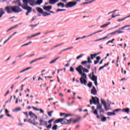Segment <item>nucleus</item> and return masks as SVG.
Instances as JSON below:
<instances>
[{
  "instance_id": "nucleus-35",
  "label": "nucleus",
  "mask_w": 130,
  "mask_h": 130,
  "mask_svg": "<svg viewBox=\"0 0 130 130\" xmlns=\"http://www.w3.org/2000/svg\"><path fill=\"white\" fill-rule=\"evenodd\" d=\"M92 35H93V34H91L90 35H88V36H83V37H80V38L81 39H84V38H86L87 37H90V36H92Z\"/></svg>"
},
{
  "instance_id": "nucleus-33",
  "label": "nucleus",
  "mask_w": 130,
  "mask_h": 130,
  "mask_svg": "<svg viewBox=\"0 0 130 130\" xmlns=\"http://www.w3.org/2000/svg\"><path fill=\"white\" fill-rule=\"evenodd\" d=\"M80 119H81V117H79L77 118V119H75V120L73 121V123H76V122H78V121H79V120H80Z\"/></svg>"
},
{
  "instance_id": "nucleus-31",
  "label": "nucleus",
  "mask_w": 130,
  "mask_h": 130,
  "mask_svg": "<svg viewBox=\"0 0 130 130\" xmlns=\"http://www.w3.org/2000/svg\"><path fill=\"white\" fill-rule=\"evenodd\" d=\"M43 3V0H38V2L35 3V5H39V6H40L41 4H42Z\"/></svg>"
},
{
  "instance_id": "nucleus-49",
  "label": "nucleus",
  "mask_w": 130,
  "mask_h": 130,
  "mask_svg": "<svg viewBox=\"0 0 130 130\" xmlns=\"http://www.w3.org/2000/svg\"><path fill=\"white\" fill-rule=\"evenodd\" d=\"M73 49H74V47L71 46V47H70L69 48L65 49V50L67 51V50H70Z\"/></svg>"
},
{
  "instance_id": "nucleus-25",
  "label": "nucleus",
  "mask_w": 130,
  "mask_h": 130,
  "mask_svg": "<svg viewBox=\"0 0 130 130\" xmlns=\"http://www.w3.org/2000/svg\"><path fill=\"white\" fill-rule=\"evenodd\" d=\"M28 114L31 118H33L35 115V114L32 111L29 112Z\"/></svg>"
},
{
  "instance_id": "nucleus-21",
  "label": "nucleus",
  "mask_w": 130,
  "mask_h": 130,
  "mask_svg": "<svg viewBox=\"0 0 130 130\" xmlns=\"http://www.w3.org/2000/svg\"><path fill=\"white\" fill-rule=\"evenodd\" d=\"M57 2H58V0H49V4H50V5H54V4L57 3Z\"/></svg>"
},
{
  "instance_id": "nucleus-58",
  "label": "nucleus",
  "mask_w": 130,
  "mask_h": 130,
  "mask_svg": "<svg viewBox=\"0 0 130 130\" xmlns=\"http://www.w3.org/2000/svg\"><path fill=\"white\" fill-rule=\"evenodd\" d=\"M84 66L85 67V68H87L88 70H90V69H91V64L88 66L84 65Z\"/></svg>"
},
{
  "instance_id": "nucleus-43",
  "label": "nucleus",
  "mask_w": 130,
  "mask_h": 130,
  "mask_svg": "<svg viewBox=\"0 0 130 130\" xmlns=\"http://www.w3.org/2000/svg\"><path fill=\"white\" fill-rule=\"evenodd\" d=\"M51 126H52V124H50L48 125H47V126H46V127L48 129H49V128H51Z\"/></svg>"
},
{
  "instance_id": "nucleus-4",
  "label": "nucleus",
  "mask_w": 130,
  "mask_h": 130,
  "mask_svg": "<svg viewBox=\"0 0 130 130\" xmlns=\"http://www.w3.org/2000/svg\"><path fill=\"white\" fill-rule=\"evenodd\" d=\"M78 73L79 75H81V77L80 78V82L82 85L86 86L87 85V74L83 73V72L80 71V70H77Z\"/></svg>"
},
{
  "instance_id": "nucleus-23",
  "label": "nucleus",
  "mask_w": 130,
  "mask_h": 130,
  "mask_svg": "<svg viewBox=\"0 0 130 130\" xmlns=\"http://www.w3.org/2000/svg\"><path fill=\"white\" fill-rule=\"evenodd\" d=\"M21 108L20 107L16 108L14 110H13V112H18V111H21Z\"/></svg>"
},
{
  "instance_id": "nucleus-44",
  "label": "nucleus",
  "mask_w": 130,
  "mask_h": 130,
  "mask_svg": "<svg viewBox=\"0 0 130 130\" xmlns=\"http://www.w3.org/2000/svg\"><path fill=\"white\" fill-rule=\"evenodd\" d=\"M113 111L114 113H115V112H118V111H122V109H117L114 110Z\"/></svg>"
},
{
  "instance_id": "nucleus-61",
  "label": "nucleus",
  "mask_w": 130,
  "mask_h": 130,
  "mask_svg": "<svg viewBox=\"0 0 130 130\" xmlns=\"http://www.w3.org/2000/svg\"><path fill=\"white\" fill-rule=\"evenodd\" d=\"M96 60H98V61H99V60H100V59H101V57L99 56H98L96 57Z\"/></svg>"
},
{
  "instance_id": "nucleus-2",
  "label": "nucleus",
  "mask_w": 130,
  "mask_h": 130,
  "mask_svg": "<svg viewBox=\"0 0 130 130\" xmlns=\"http://www.w3.org/2000/svg\"><path fill=\"white\" fill-rule=\"evenodd\" d=\"M90 104L97 105L96 109L99 110L102 108V105L100 104V100L97 96H91V99L89 100Z\"/></svg>"
},
{
  "instance_id": "nucleus-50",
  "label": "nucleus",
  "mask_w": 130,
  "mask_h": 130,
  "mask_svg": "<svg viewBox=\"0 0 130 130\" xmlns=\"http://www.w3.org/2000/svg\"><path fill=\"white\" fill-rule=\"evenodd\" d=\"M70 72H71L72 73H74V72H75V70H74V68H73L72 67H70Z\"/></svg>"
},
{
  "instance_id": "nucleus-14",
  "label": "nucleus",
  "mask_w": 130,
  "mask_h": 130,
  "mask_svg": "<svg viewBox=\"0 0 130 130\" xmlns=\"http://www.w3.org/2000/svg\"><path fill=\"white\" fill-rule=\"evenodd\" d=\"M44 58H46V57H40V58L35 59L34 60L31 61L29 63V64H31V63H33V62H35V61H37V60H40L41 59H44Z\"/></svg>"
},
{
  "instance_id": "nucleus-13",
  "label": "nucleus",
  "mask_w": 130,
  "mask_h": 130,
  "mask_svg": "<svg viewBox=\"0 0 130 130\" xmlns=\"http://www.w3.org/2000/svg\"><path fill=\"white\" fill-rule=\"evenodd\" d=\"M9 112H10L8 110H7V109H5V114L8 116V117H11V118H12V119H14V117L13 116H12V115L9 114Z\"/></svg>"
},
{
  "instance_id": "nucleus-9",
  "label": "nucleus",
  "mask_w": 130,
  "mask_h": 130,
  "mask_svg": "<svg viewBox=\"0 0 130 130\" xmlns=\"http://www.w3.org/2000/svg\"><path fill=\"white\" fill-rule=\"evenodd\" d=\"M39 122H40V124H39L40 126L45 125V126H47V121H45L43 119H41L39 120Z\"/></svg>"
},
{
  "instance_id": "nucleus-6",
  "label": "nucleus",
  "mask_w": 130,
  "mask_h": 130,
  "mask_svg": "<svg viewBox=\"0 0 130 130\" xmlns=\"http://www.w3.org/2000/svg\"><path fill=\"white\" fill-rule=\"evenodd\" d=\"M101 101L102 102V104L104 106L106 111L111 110V108L110 107V105H111V102H110V101L107 100V103H106V102L104 100H101Z\"/></svg>"
},
{
  "instance_id": "nucleus-47",
  "label": "nucleus",
  "mask_w": 130,
  "mask_h": 130,
  "mask_svg": "<svg viewBox=\"0 0 130 130\" xmlns=\"http://www.w3.org/2000/svg\"><path fill=\"white\" fill-rule=\"evenodd\" d=\"M63 11H67V10H66V9H58L56 10V12L58 13V12H62Z\"/></svg>"
},
{
  "instance_id": "nucleus-37",
  "label": "nucleus",
  "mask_w": 130,
  "mask_h": 130,
  "mask_svg": "<svg viewBox=\"0 0 130 130\" xmlns=\"http://www.w3.org/2000/svg\"><path fill=\"white\" fill-rule=\"evenodd\" d=\"M96 55L95 54H90V58L91 59H94V58H95V57H96Z\"/></svg>"
},
{
  "instance_id": "nucleus-42",
  "label": "nucleus",
  "mask_w": 130,
  "mask_h": 130,
  "mask_svg": "<svg viewBox=\"0 0 130 130\" xmlns=\"http://www.w3.org/2000/svg\"><path fill=\"white\" fill-rule=\"evenodd\" d=\"M62 44H64V43H62L59 44L58 45H56L55 46H54L53 47H54V48H55L56 47H58V46H60V45H62Z\"/></svg>"
},
{
  "instance_id": "nucleus-28",
  "label": "nucleus",
  "mask_w": 130,
  "mask_h": 130,
  "mask_svg": "<svg viewBox=\"0 0 130 130\" xmlns=\"http://www.w3.org/2000/svg\"><path fill=\"white\" fill-rule=\"evenodd\" d=\"M42 14H43V16H44V17H47V16H50V15H51L50 13H48L46 12H43Z\"/></svg>"
},
{
  "instance_id": "nucleus-29",
  "label": "nucleus",
  "mask_w": 130,
  "mask_h": 130,
  "mask_svg": "<svg viewBox=\"0 0 130 130\" xmlns=\"http://www.w3.org/2000/svg\"><path fill=\"white\" fill-rule=\"evenodd\" d=\"M101 121H103V122L106 121L107 120V117L105 116L101 117Z\"/></svg>"
},
{
  "instance_id": "nucleus-48",
  "label": "nucleus",
  "mask_w": 130,
  "mask_h": 130,
  "mask_svg": "<svg viewBox=\"0 0 130 130\" xmlns=\"http://www.w3.org/2000/svg\"><path fill=\"white\" fill-rule=\"evenodd\" d=\"M56 61V59H54V60H52V61L49 62L50 64H52V63H55V62Z\"/></svg>"
},
{
  "instance_id": "nucleus-27",
  "label": "nucleus",
  "mask_w": 130,
  "mask_h": 130,
  "mask_svg": "<svg viewBox=\"0 0 130 130\" xmlns=\"http://www.w3.org/2000/svg\"><path fill=\"white\" fill-rule=\"evenodd\" d=\"M111 24V22H108V23H107L106 24H104L103 25H101L100 26V28H105V27H107V26H108L109 25H110Z\"/></svg>"
},
{
  "instance_id": "nucleus-40",
  "label": "nucleus",
  "mask_w": 130,
  "mask_h": 130,
  "mask_svg": "<svg viewBox=\"0 0 130 130\" xmlns=\"http://www.w3.org/2000/svg\"><path fill=\"white\" fill-rule=\"evenodd\" d=\"M38 24L39 23H38L37 24H35V25H33V24H30L29 25V27H31V28H32V29H33V28H35V27H36L38 25Z\"/></svg>"
},
{
  "instance_id": "nucleus-18",
  "label": "nucleus",
  "mask_w": 130,
  "mask_h": 130,
  "mask_svg": "<svg viewBox=\"0 0 130 130\" xmlns=\"http://www.w3.org/2000/svg\"><path fill=\"white\" fill-rule=\"evenodd\" d=\"M6 14V12L4 10L3 8H0V19L3 17V15H5Z\"/></svg>"
},
{
  "instance_id": "nucleus-60",
  "label": "nucleus",
  "mask_w": 130,
  "mask_h": 130,
  "mask_svg": "<svg viewBox=\"0 0 130 130\" xmlns=\"http://www.w3.org/2000/svg\"><path fill=\"white\" fill-rule=\"evenodd\" d=\"M89 78L90 80H91V81H92V79H94V77L92 76V75L91 74L89 75Z\"/></svg>"
},
{
  "instance_id": "nucleus-52",
  "label": "nucleus",
  "mask_w": 130,
  "mask_h": 130,
  "mask_svg": "<svg viewBox=\"0 0 130 130\" xmlns=\"http://www.w3.org/2000/svg\"><path fill=\"white\" fill-rule=\"evenodd\" d=\"M101 40H104L105 39H109V38H108V36L104 37V38H101Z\"/></svg>"
},
{
  "instance_id": "nucleus-19",
  "label": "nucleus",
  "mask_w": 130,
  "mask_h": 130,
  "mask_svg": "<svg viewBox=\"0 0 130 130\" xmlns=\"http://www.w3.org/2000/svg\"><path fill=\"white\" fill-rule=\"evenodd\" d=\"M36 10L38 13H40V14H43V10L40 8V7H37Z\"/></svg>"
},
{
  "instance_id": "nucleus-53",
  "label": "nucleus",
  "mask_w": 130,
  "mask_h": 130,
  "mask_svg": "<svg viewBox=\"0 0 130 130\" xmlns=\"http://www.w3.org/2000/svg\"><path fill=\"white\" fill-rule=\"evenodd\" d=\"M74 101H72L71 103H68L67 104L68 106H71V105H73V104H74Z\"/></svg>"
},
{
  "instance_id": "nucleus-15",
  "label": "nucleus",
  "mask_w": 130,
  "mask_h": 130,
  "mask_svg": "<svg viewBox=\"0 0 130 130\" xmlns=\"http://www.w3.org/2000/svg\"><path fill=\"white\" fill-rule=\"evenodd\" d=\"M28 122H29V123L33 124V125H37L39 124V123L38 122H33V120H32V119H28Z\"/></svg>"
},
{
  "instance_id": "nucleus-63",
  "label": "nucleus",
  "mask_w": 130,
  "mask_h": 130,
  "mask_svg": "<svg viewBox=\"0 0 130 130\" xmlns=\"http://www.w3.org/2000/svg\"><path fill=\"white\" fill-rule=\"evenodd\" d=\"M118 16H120V15H119V14L116 15H112V18H115L116 17H118Z\"/></svg>"
},
{
  "instance_id": "nucleus-10",
  "label": "nucleus",
  "mask_w": 130,
  "mask_h": 130,
  "mask_svg": "<svg viewBox=\"0 0 130 130\" xmlns=\"http://www.w3.org/2000/svg\"><path fill=\"white\" fill-rule=\"evenodd\" d=\"M24 0H23L24 6L21 5V7L22 8V9H23V10H27V8H29V6H28V4H29V2H24Z\"/></svg>"
},
{
  "instance_id": "nucleus-5",
  "label": "nucleus",
  "mask_w": 130,
  "mask_h": 130,
  "mask_svg": "<svg viewBox=\"0 0 130 130\" xmlns=\"http://www.w3.org/2000/svg\"><path fill=\"white\" fill-rule=\"evenodd\" d=\"M60 122L61 124H70L71 122H72V120H68L66 119V118H61L59 119H57L54 121V124L56 123H59Z\"/></svg>"
},
{
  "instance_id": "nucleus-30",
  "label": "nucleus",
  "mask_w": 130,
  "mask_h": 130,
  "mask_svg": "<svg viewBox=\"0 0 130 130\" xmlns=\"http://www.w3.org/2000/svg\"><path fill=\"white\" fill-rule=\"evenodd\" d=\"M114 34H115V31L108 34L107 36H108V38H110V37H111V36H113Z\"/></svg>"
},
{
  "instance_id": "nucleus-59",
  "label": "nucleus",
  "mask_w": 130,
  "mask_h": 130,
  "mask_svg": "<svg viewBox=\"0 0 130 130\" xmlns=\"http://www.w3.org/2000/svg\"><path fill=\"white\" fill-rule=\"evenodd\" d=\"M54 120V118H52L50 120L48 121V123L51 124V122Z\"/></svg>"
},
{
  "instance_id": "nucleus-17",
  "label": "nucleus",
  "mask_w": 130,
  "mask_h": 130,
  "mask_svg": "<svg viewBox=\"0 0 130 130\" xmlns=\"http://www.w3.org/2000/svg\"><path fill=\"white\" fill-rule=\"evenodd\" d=\"M32 108L34 109V110H36L37 111H40V113H44V111L41 109H37V108H35V107L33 106H32Z\"/></svg>"
},
{
  "instance_id": "nucleus-1",
  "label": "nucleus",
  "mask_w": 130,
  "mask_h": 130,
  "mask_svg": "<svg viewBox=\"0 0 130 130\" xmlns=\"http://www.w3.org/2000/svg\"><path fill=\"white\" fill-rule=\"evenodd\" d=\"M4 10L7 14H13V13H18L23 11V10L20 8L18 6H8L5 7Z\"/></svg>"
},
{
  "instance_id": "nucleus-55",
  "label": "nucleus",
  "mask_w": 130,
  "mask_h": 130,
  "mask_svg": "<svg viewBox=\"0 0 130 130\" xmlns=\"http://www.w3.org/2000/svg\"><path fill=\"white\" fill-rule=\"evenodd\" d=\"M87 86L89 88H91L92 87V82H89V84H87Z\"/></svg>"
},
{
  "instance_id": "nucleus-20",
  "label": "nucleus",
  "mask_w": 130,
  "mask_h": 130,
  "mask_svg": "<svg viewBox=\"0 0 130 130\" xmlns=\"http://www.w3.org/2000/svg\"><path fill=\"white\" fill-rule=\"evenodd\" d=\"M13 3L14 4H17L19 7H21L22 6V3H21V1L20 0H16V1H14Z\"/></svg>"
},
{
  "instance_id": "nucleus-41",
  "label": "nucleus",
  "mask_w": 130,
  "mask_h": 130,
  "mask_svg": "<svg viewBox=\"0 0 130 130\" xmlns=\"http://www.w3.org/2000/svg\"><path fill=\"white\" fill-rule=\"evenodd\" d=\"M83 56H84V54H81L76 57V59H80V58H81V57H83Z\"/></svg>"
},
{
  "instance_id": "nucleus-22",
  "label": "nucleus",
  "mask_w": 130,
  "mask_h": 130,
  "mask_svg": "<svg viewBox=\"0 0 130 130\" xmlns=\"http://www.w3.org/2000/svg\"><path fill=\"white\" fill-rule=\"evenodd\" d=\"M107 115H108V116H111L112 115H116V113L113 112H108L107 113Z\"/></svg>"
},
{
  "instance_id": "nucleus-51",
  "label": "nucleus",
  "mask_w": 130,
  "mask_h": 130,
  "mask_svg": "<svg viewBox=\"0 0 130 130\" xmlns=\"http://www.w3.org/2000/svg\"><path fill=\"white\" fill-rule=\"evenodd\" d=\"M99 110H100L99 111L100 113H104V112H105L104 110H103V109H102H102H100Z\"/></svg>"
},
{
  "instance_id": "nucleus-46",
  "label": "nucleus",
  "mask_w": 130,
  "mask_h": 130,
  "mask_svg": "<svg viewBox=\"0 0 130 130\" xmlns=\"http://www.w3.org/2000/svg\"><path fill=\"white\" fill-rule=\"evenodd\" d=\"M92 71L94 72L95 75H97V67H94Z\"/></svg>"
},
{
  "instance_id": "nucleus-36",
  "label": "nucleus",
  "mask_w": 130,
  "mask_h": 130,
  "mask_svg": "<svg viewBox=\"0 0 130 130\" xmlns=\"http://www.w3.org/2000/svg\"><path fill=\"white\" fill-rule=\"evenodd\" d=\"M57 127H58V126L56 124L54 125L52 127V129L53 130H57Z\"/></svg>"
},
{
  "instance_id": "nucleus-24",
  "label": "nucleus",
  "mask_w": 130,
  "mask_h": 130,
  "mask_svg": "<svg viewBox=\"0 0 130 130\" xmlns=\"http://www.w3.org/2000/svg\"><path fill=\"white\" fill-rule=\"evenodd\" d=\"M127 18H130V15L125 17H124V18H122V19H118L117 20V22H121L122 21H123V20H125V19H127Z\"/></svg>"
},
{
  "instance_id": "nucleus-45",
  "label": "nucleus",
  "mask_w": 130,
  "mask_h": 130,
  "mask_svg": "<svg viewBox=\"0 0 130 130\" xmlns=\"http://www.w3.org/2000/svg\"><path fill=\"white\" fill-rule=\"evenodd\" d=\"M73 114H65V117L64 118H67V117H69V116H73Z\"/></svg>"
},
{
  "instance_id": "nucleus-64",
  "label": "nucleus",
  "mask_w": 130,
  "mask_h": 130,
  "mask_svg": "<svg viewBox=\"0 0 130 130\" xmlns=\"http://www.w3.org/2000/svg\"><path fill=\"white\" fill-rule=\"evenodd\" d=\"M88 4H90V2H84L82 4H81V5H88Z\"/></svg>"
},
{
  "instance_id": "nucleus-11",
  "label": "nucleus",
  "mask_w": 130,
  "mask_h": 130,
  "mask_svg": "<svg viewBox=\"0 0 130 130\" xmlns=\"http://www.w3.org/2000/svg\"><path fill=\"white\" fill-rule=\"evenodd\" d=\"M44 10L45 11H47V12H50V10L52 9V6H45L43 7Z\"/></svg>"
},
{
  "instance_id": "nucleus-56",
  "label": "nucleus",
  "mask_w": 130,
  "mask_h": 130,
  "mask_svg": "<svg viewBox=\"0 0 130 130\" xmlns=\"http://www.w3.org/2000/svg\"><path fill=\"white\" fill-rule=\"evenodd\" d=\"M63 51H66V49H64L60 51L58 53V54H61V53H62L63 52Z\"/></svg>"
},
{
  "instance_id": "nucleus-34",
  "label": "nucleus",
  "mask_w": 130,
  "mask_h": 130,
  "mask_svg": "<svg viewBox=\"0 0 130 130\" xmlns=\"http://www.w3.org/2000/svg\"><path fill=\"white\" fill-rule=\"evenodd\" d=\"M31 43H32V42L31 41H30L26 44H24L22 45L21 46V47H23L24 46H27V45H29V44H31Z\"/></svg>"
},
{
  "instance_id": "nucleus-16",
  "label": "nucleus",
  "mask_w": 130,
  "mask_h": 130,
  "mask_svg": "<svg viewBox=\"0 0 130 130\" xmlns=\"http://www.w3.org/2000/svg\"><path fill=\"white\" fill-rule=\"evenodd\" d=\"M122 112H125L126 113H127V114H129L130 110L129 108H126L122 109Z\"/></svg>"
},
{
  "instance_id": "nucleus-12",
  "label": "nucleus",
  "mask_w": 130,
  "mask_h": 130,
  "mask_svg": "<svg viewBox=\"0 0 130 130\" xmlns=\"http://www.w3.org/2000/svg\"><path fill=\"white\" fill-rule=\"evenodd\" d=\"M91 93L92 95H97V90L94 86H92V89L91 90Z\"/></svg>"
},
{
  "instance_id": "nucleus-32",
  "label": "nucleus",
  "mask_w": 130,
  "mask_h": 130,
  "mask_svg": "<svg viewBox=\"0 0 130 130\" xmlns=\"http://www.w3.org/2000/svg\"><path fill=\"white\" fill-rule=\"evenodd\" d=\"M24 3H35V0H24Z\"/></svg>"
},
{
  "instance_id": "nucleus-7",
  "label": "nucleus",
  "mask_w": 130,
  "mask_h": 130,
  "mask_svg": "<svg viewBox=\"0 0 130 130\" xmlns=\"http://www.w3.org/2000/svg\"><path fill=\"white\" fill-rule=\"evenodd\" d=\"M76 71L78 72V70H80L81 72H83L84 73H89V70L88 69L84 68L83 67L82 65H79L78 67L76 68L75 69Z\"/></svg>"
},
{
  "instance_id": "nucleus-8",
  "label": "nucleus",
  "mask_w": 130,
  "mask_h": 130,
  "mask_svg": "<svg viewBox=\"0 0 130 130\" xmlns=\"http://www.w3.org/2000/svg\"><path fill=\"white\" fill-rule=\"evenodd\" d=\"M81 63L83 66L87 64V63H92V60H91V58L90 57V56H88L87 57V61H82Z\"/></svg>"
},
{
  "instance_id": "nucleus-3",
  "label": "nucleus",
  "mask_w": 130,
  "mask_h": 130,
  "mask_svg": "<svg viewBox=\"0 0 130 130\" xmlns=\"http://www.w3.org/2000/svg\"><path fill=\"white\" fill-rule=\"evenodd\" d=\"M77 4H78V2L77 1L70 2L67 3L66 5H64V4H63L62 3H59L57 4V7H60L61 6V8H64L65 7V8H67V9H69V8H73V7H75Z\"/></svg>"
},
{
  "instance_id": "nucleus-39",
  "label": "nucleus",
  "mask_w": 130,
  "mask_h": 130,
  "mask_svg": "<svg viewBox=\"0 0 130 130\" xmlns=\"http://www.w3.org/2000/svg\"><path fill=\"white\" fill-rule=\"evenodd\" d=\"M92 75V77H93L94 78V79L98 78L97 76L95 75V73L94 72V71H92L91 74Z\"/></svg>"
},
{
  "instance_id": "nucleus-54",
  "label": "nucleus",
  "mask_w": 130,
  "mask_h": 130,
  "mask_svg": "<svg viewBox=\"0 0 130 130\" xmlns=\"http://www.w3.org/2000/svg\"><path fill=\"white\" fill-rule=\"evenodd\" d=\"M30 13H31V9H30L29 10H28V11L25 13L26 16H28V15H29V14H30Z\"/></svg>"
},
{
  "instance_id": "nucleus-26",
  "label": "nucleus",
  "mask_w": 130,
  "mask_h": 130,
  "mask_svg": "<svg viewBox=\"0 0 130 130\" xmlns=\"http://www.w3.org/2000/svg\"><path fill=\"white\" fill-rule=\"evenodd\" d=\"M97 80H98V77L94 78V79H92V81H93V82H94V85L96 86H97L98 85V83L97 82Z\"/></svg>"
},
{
  "instance_id": "nucleus-62",
  "label": "nucleus",
  "mask_w": 130,
  "mask_h": 130,
  "mask_svg": "<svg viewBox=\"0 0 130 130\" xmlns=\"http://www.w3.org/2000/svg\"><path fill=\"white\" fill-rule=\"evenodd\" d=\"M40 34H41V32H39L37 34H34V35L35 36V37H36V36H38V35H40Z\"/></svg>"
},
{
  "instance_id": "nucleus-38",
  "label": "nucleus",
  "mask_w": 130,
  "mask_h": 130,
  "mask_svg": "<svg viewBox=\"0 0 130 130\" xmlns=\"http://www.w3.org/2000/svg\"><path fill=\"white\" fill-rule=\"evenodd\" d=\"M98 109H95V110L92 111V113L94 115H98V111L97 110Z\"/></svg>"
},
{
  "instance_id": "nucleus-57",
  "label": "nucleus",
  "mask_w": 130,
  "mask_h": 130,
  "mask_svg": "<svg viewBox=\"0 0 130 130\" xmlns=\"http://www.w3.org/2000/svg\"><path fill=\"white\" fill-rule=\"evenodd\" d=\"M102 31H103L102 30H99V31H95V32L92 33V35H94V34H96V33H99L100 32H102Z\"/></svg>"
}]
</instances>
